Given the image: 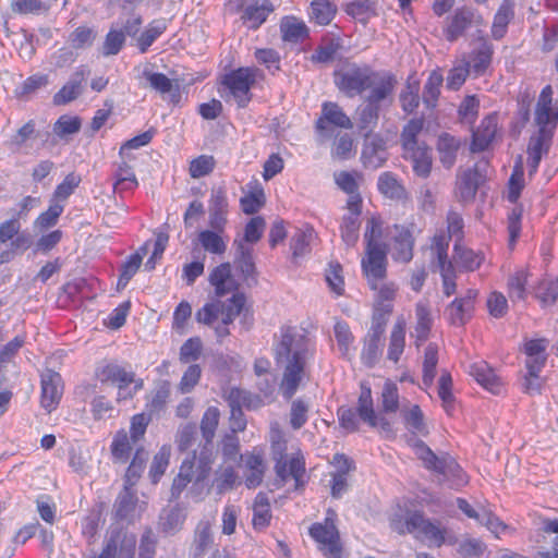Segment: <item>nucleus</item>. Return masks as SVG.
Listing matches in <instances>:
<instances>
[{
  "label": "nucleus",
  "instance_id": "nucleus-28",
  "mask_svg": "<svg viewBox=\"0 0 558 558\" xmlns=\"http://www.w3.org/2000/svg\"><path fill=\"white\" fill-rule=\"evenodd\" d=\"M209 282L218 296L236 291L238 283L232 276L230 263H222L215 267L209 275Z\"/></svg>",
  "mask_w": 558,
  "mask_h": 558
},
{
  "label": "nucleus",
  "instance_id": "nucleus-31",
  "mask_svg": "<svg viewBox=\"0 0 558 558\" xmlns=\"http://www.w3.org/2000/svg\"><path fill=\"white\" fill-rule=\"evenodd\" d=\"M235 247L234 264L241 271L245 280L255 279V263L253 258V248L245 244L243 240L234 239Z\"/></svg>",
  "mask_w": 558,
  "mask_h": 558
},
{
  "label": "nucleus",
  "instance_id": "nucleus-33",
  "mask_svg": "<svg viewBox=\"0 0 558 558\" xmlns=\"http://www.w3.org/2000/svg\"><path fill=\"white\" fill-rule=\"evenodd\" d=\"M275 7L270 0H263L260 3L255 2L245 7L242 20L247 23L252 29H257L263 23L266 22L268 15L272 13Z\"/></svg>",
  "mask_w": 558,
  "mask_h": 558
},
{
  "label": "nucleus",
  "instance_id": "nucleus-12",
  "mask_svg": "<svg viewBox=\"0 0 558 558\" xmlns=\"http://www.w3.org/2000/svg\"><path fill=\"white\" fill-rule=\"evenodd\" d=\"M393 93H385L381 98L365 97V104L359 106L355 111V124L363 136L373 134L378 124L381 104H391Z\"/></svg>",
  "mask_w": 558,
  "mask_h": 558
},
{
  "label": "nucleus",
  "instance_id": "nucleus-23",
  "mask_svg": "<svg viewBox=\"0 0 558 558\" xmlns=\"http://www.w3.org/2000/svg\"><path fill=\"white\" fill-rule=\"evenodd\" d=\"M553 94L554 92L551 86L547 85L542 89L537 99L535 108V123L539 128V135H548V126L551 124L555 126V121L558 118V114L554 113L551 108Z\"/></svg>",
  "mask_w": 558,
  "mask_h": 558
},
{
  "label": "nucleus",
  "instance_id": "nucleus-2",
  "mask_svg": "<svg viewBox=\"0 0 558 558\" xmlns=\"http://www.w3.org/2000/svg\"><path fill=\"white\" fill-rule=\"evenodd\" d=\"M338 89L347 97H355L368 90L366 97L381 98L385 93H393L397 80L389 72H378L368 65L348 64L333 74Z\"/></svg>",
  "mask_w": 558,
  "mask_h": 558
},
{
  "label": "nucleus",
  "instance_id": "nucleus-63",
  "mask_svg": "<svg viewBox=\"0 0 558 558\" xmlns=\"http://www.w3.org/2000/svg\"><path fill=\"white\" fill-rule=\"evenodd\" d=\"M96 32L87 26L75 28L69 36V41L74 49L90 47L96 39Z\"/></svg>",
  "mask_w": 558,
  "mask_h": 558
},
{
  "label": "nucleus",
  "instance_id": "nucleus-41",
  "mask_svg": "<svg viewBox=\"0 0 558 558\" xmlns=\"http://www.w3.org/2000/svg\"><path fill=\"white\" fill-rule=\"evenodd\" d=\"M416 326L414 329V336L416 338V345L424 342L429 335L432 327L430 310L426 302H418L415 306Z\"/></svg>",
  "mask_w": 558,
  "mask_h": 558
},
{
  "label": "nucleus",
  "instance_id": "nucleus-21",
  "mask_svg": "<svg viewBox=\"0 0 558 558\" xmlns=\"http://www.w3.org/2000/svg\"><path fill=\"white\" fill-rule=\"evenodd\" d=\"M89 74L90 71L86 65L76 68L66 84L54 94L53 104L62 106L75 100L82 94L83 83Z\"/></svg>",
  "mask_w": 558,
  "mask_h": 558
},
{
  "label": "nucleus",
  "instance_id": "nucleus-27",
  "mask_svg": "<svg viewBox=\"0 0 558 558\" xmlns=\"http://www.w3.org/2000/svg\"><path fill=\"white\" fill-rule=\"evenodd\" d=\"M469 374L487 391L499 395L502 391V384L493 368L484 361L470 365Z\"/></svg>",
  "mask_w": 558,
  "mask_h": 558
},
{
  "label": "nucleus",
  "instance_id": "nucleus-25",
  "mask_svg": "<svg viewBox=\"0 0 558 558\" xmlns=\"http://www.w3.org/2000/svg\"><path fill=\"white\" fill-rule=\"evenodd\" d=\"M365 137L362 150V159L366 168L377 169L387 160L386 142L378 134H369Z\"/></svg>",
  "mask_w": 558,
  "mask_h": 558
},
{
  "label": "nucleus",
  "instance_id": "nucleus-20",
  "mask_svg": "<svg viewBox=\"0 0 558 558\" xmlns=\"http://www.w3.org/2000/svg\"><path fill=\"white\" fill-rule=\"evenodd\" d=\"M457 507L468 518L477 521L480 524L486 526L492 533L498 535L506 529V525L497 518L489 509L480 506L474 508L465 499L458 498Z\"/></svg>",
  "mask_w": 558,
  "mask_h": 558
},
{
  "label": "nucleus",
  "instance_id": "nucleus-60",
  "mask_svg": "<svg viewBox=\"0 0 558 558\" xmlns=\"http://www.w3.org/2000/svg\"><path fill=\"white\" fill-rule=\"evenodd\" d=\"M125 44V35L123 31L110 29L105 37L101 47V54L105 57L118 54Z\"/></svg>",
  "mask_w": 558,
  "mask_h": 558
},
{
  "label": "nucleus",
  "instance_id": "nucleus-46",
  "mask_svg": "<svg viewBox=\"0 0 558 558\" xmlns=\"http://www.w3.org/2000/svg\"><path fill=\"white\" fill-rule=\"evenodd\" d=\"M450 242V235H446L445 232H440L434 235L430 252L433 260H436L438 269L446 268V266H453L448 259V247Z\"/></svg>",
  "mask_w": 558,
  "mask_h": 558
},
{
  "label": "nucleus",
  "instance_id": "nucleus-3",
  "mask_svg": "<svg viewBox=\"0 0 558 558\" xmlns=\"http://www.w3.org/2000/svg\"><path fill=\"white\" fill-rule=\"evenodd\" d=\"M424 128L422 118L411 119L402 129V157L412 163L413 172L423 179L429 177L433 166L432 149L418 138Z\"/></svg>",
  "mask_w": 558,
  "mask_h": 558
},
{
  "label": "nucleus",
  "instance_id": "nucleus-17",
  "mask_svg": "<svg viewBox=\"0 0 558 558\" xmlns=\"http://www.w3.org/2000/svg\"><path fill=\"white\" fill-rule=\"evenodd\" d=\"M477 290L468 289L460 298H456L446 308L445 315L454 326H463L472 317Z\"/></svg>",
  "mask_w": 558,
  "mask_h": 558
},
{
  "label": "nucleus",
  "instance_id": "nucleus-55",
  "mask_svg": "<svg viewBox=\"0 0 558 558\" xmlns=\"http://www.w3.org/2000/svg\"><path fill=\"white\" fill-rule=\"evenodd\" d=\"M81 119L69 114L61 116L53 124V133L61 140H68L81 130Z\"/></svg>",
  "mask_w": 558,
  "mask_h": 558
},
{
  "label": "nucleus",
  "instance_id": "nucleus-42",
  "mask_svg": "<svg viewBox=\"0 0 558 558\" xmlns=\"http://www.w3.org/2000/svg\"><path fill=\"white\" fill-rule=\"evenodd\" d=\"M271 511L269 498L265 493H258L253 505L252 523L254 529L263 530L270 523Z\"/></svg>",
  "mask_w": 558,
  "mask_h": 558
},
{
  "label": "nucleus",
  "instance_id": "nucleus-30",
  "mask_svg": "<svg viewBox=\"0 0 558 558\" xmlns=\"http://www.w3.org/2000/svg\"><path fill=\"white\" fill-rule=\"evenodd\" d=\"M497 129L496 116L490 114L484 118L480 126L473 131V140L471 144L472 151L485 150L495 138Z\"/></svg>",
  "mask_w": 558,
  "mask_h": 558
},
{
  "label": "nucleus",
  "instance_id": "nucleus-52",
  "mask_svg": "<svg viewBox=\"0 0 558 558\" xmlns=\"http://www.w3.org/2000/svg\"><path fill=\"white\" fill-rule=\"evenodd\" d=\"M438 363V347L429 343L424 353L423 361V384L428 388L433 385L436 376V366Z\"/></svg>",
  "mask_w": 558,
  "mask_h": 558
},
{
  "label": "nucleus",
  "instance_id": "nucleus-61",
  "mask_svg": "<svg viewBox=\"0 0 558 558\" xmlns=\"http://www.w3.org/2000/svg\"><path fill=\"white\" fill-rule=\"evenodd\" d=\"M48 75L46 74H34L27 77L15 90V94L20 98H28L35 94L38 89L47 86Z\"/></svg>",
  "mask_w": 558,
  "mask_h": 558
},
{
  "label": "nucleus",
  "instance_id": "nucleus-44",
  "mask_svg": "<svg viewBox=\"0 0 558 558\" xmlns=\"http://www.w3.org/2000/svg\"><path fill=\"white\" fill-rule=\"evenodd\" d=\"M453 258L457 265L466 271H474L484 260V256L481 253L466 248L458 242L454 244Z\"/></svg>",
  "mask_w": 558,
  "mask_h": 558
},
{
  "label": "nucleus",
  "instance_id": "nucleus-59",
  "mask_svg": "<svg viewBox=\"0 0 558 558\" xmlns=\"http://www.w3.org/2000/svg\"><path fill=\"white\" fill-rule=\"evenodd\" d=\"M345 12L362 23H366L376 14L374 2L371 0H355L350 2L345 7Z\"/></svg>",
  "mask_w": 558,
  "mask_h": 558
},
{
  "label": "nucleus",
  "instance_id": "nucleus-58",
  "mask_svg": "<svg viewBox=\"0 0 558 558\" xmlns=\"http://www.w3.org/2000/svg\"><path fill=\"white\" fill-rule=\"evenodd\" d=\"M238 475L232 465L220 466L216 471L214 486L217 494L222 495L232 489L236 483Z\"/></svg>",
  "mask_w": 558,
  "mask_h": 558
},
{
  "label": "nucleus",
  "instance_id": "nucleus-50",
  "mask_svg": "<svg viewBox=\"0 0 558 558\" xmlns=\"http://www.w3.org/2000/svg\"><path fill=\"white\" fill-rule=\"evenodd\" d=\"M452 387L453 383L451 374L447 371H442L438 379L437 392L441 400L442 408L448 414H452L456 402V398L452 393Z\"/></svg>",
  "mask_w": 558,
  "mask_h": 558
},
{
  "label": "nucleus",
  "instance_id": "nucleus-5",
  "mask_svg": "<svg viewBox=\"0 0 558 558\" xmlns=\"http://www.w3.org/2000/svg\"><path fill=\"white\" fill-rule=\"evenodd\" d=\"M391 527L400 534H413L428 546L440 547L442 544L453 545L457 542V537L440 523L426 519L420 512L408 513L404 521L392 519Z\"/></svg>",
  "mask_w": 558,
  "mask_h": 558
},
{
  "label": "nucleus",
  "instance_id": "nucleus-1",
  "mask_svg": "<svg viewBox=\"0 0 558 558\" xmlns=\"http://www.w3.org/2000/svg\"><path fill=\"white\" fill-rule=\"evenodd\" d=\"M274 350L277 365L283 368L280 391L289 400L296 392L312 356L310 339L294 327H283Z\"/></svg>",
  "mask_w": 558,
  "mask_h": 558
},
{
  "label": "nucleus",
  "instance_id": "nucleus-7",
  "mask_svg": "<svg viewBox=\"0 0 558 558\" xmlns=\"http://www.w3.org/2000/svg\"><path fill=\"white\" fill-rule=\"evenodd\" d=\"M414 452L426 469L441 475L444 480L451 481L458 486L466 483L463 470L449 454L437 456L421 440L415 441Z\"/></svg>",
  "mask_w": 558,
  "mask_h": 558
},
{
  "label": "nucleus",
  "instance_id": "nucleus-29",
  "mask_svg": "<svg viewBox=\"0 0 558 558\" xmlns=\"http://www.w3.org/2000/svg\"><path fill=\"white\" fill-rule=\"evenodd\" d=\"M136 447H144L140 442H133L132 437L125 429H119L110 445V452L116 463L124 464L129 461L132 451H136Z\"/></svg>",
  "mask_w": 558,
  "mask_h": 558
},
{
  "label": "nucleus",
  "instance_id": "nucleus-37",
  "mask_svg": "<svg viewBox=\"0 0 558 558\" xmlns=\"http://www.w3.org/2000/svg\"><path fill=\"white\" fill-rule=\"evenodd\" d=\"M460 145L461 142L448 133L439 135L437 150L439 153V160L445 168L450 169L454 165Z\"/></svg>",
  "mask_w": 558,
  "mask_h": 558
},
{
  "label": "nucleus",
  "instance_id": "nucleus-40",
  "mask_svg": "<svg viewBox=\"0 0 558 558\" xmlns=\"http://www.w3.org/2000/svg\"><path fill=\"white\" fill-rule=\"evenodd\" d=\"M245 466V485L248 488H255L260 485L266 470L263 457L255 453L246 456Z\"/></svg>",
  "mask_w": 558,
  "mask_h": 558
},
{
  "label": "nucleus",
  "instance_id": "nucleus-32",
  "mask_svg": "<svg viewBox=\"0 0 558 558\" xmlns=\"http://www.w3.org/2000/svg\"><path fill=\"white\" fill-rule=\"evenodd\" d=\"M378 191L387 198L407 201L409 193L401 181L392 172H383L377 182Z\"/></svg>",
  "mask_w": 558,
  "mask_h": 558
},
{
  "label": "nucleus",
  "instance_id": "nucleus-57",
  "mask_svg": "<svg viewBox=\"0 0 558 558\" xmlns=\"http://www.w3.org/2000/svg\"><path fill=\"white\" fill-rule=\"evenodd\" d=\"M360 219L356 215H344L340 225L342 241L347 246H354L359 240Z\"/></svg>",
  "mask_w": 558,
  "mask_h": 558
},
{
  "label": "nucleus",
  "instance_id": "nucleus-26",
  "mask_svg": "<svg viewBox=\"0 0 558 558\" xmlns=\"http://www.w3.org/2000/svg\"><path fill=\"white\" fill-rule=\"evenodd\" d=\"M392 256L396 260L408 263L413 257L414 236L410 227L395 225Z\"/></svg>",
  "mask_w": 558,
  "mask_h": 558
},
{
  "label": "nucleus",
  "instance_id": "nucleus-56",
  "mask_svg": "<svg viewBox=\"0 0 558 558\" xmlns=\"http://www.w3.org/2000/svg\"><path fill=\"white\" fill-rule=\"evenodd\" d=\"M171 456V447L163 445L158 452L154 456L150 469L149 477L154 484L158 483L160 477L166 472Z\"/></svg>",
  "mask_w": 558,
  "mask_h": 558
},
{
  "label": "nucleus",
  "instance_id": "nucleus-11",
  "mask_svg": "<svg viewBox=\"0 0 558 558\" xmlns=\"http://www.w3.org/2000/svg\"><path fill=\"white\" fill-rule=\"evenodd\" d=\"M287 447L280 441H274V460L276 461L275 471L277 475L276 482L280 486L284 485L289 478L295 481V488L301 484L305 472V463L303 457L299 453L288 458L286 456Z\"/></svg>",
  "mask_w": 558,
  "mask_h": 558
},
{
  "label": "nucleus",
  "instance_id": "nucleus-13",
  "mask_svg": "<svg viewBox=\"0 0 558 558\" xmlns=\"http://www.w3.org/2000/svg\"><path fill=\"white\" fill-rule=\"evenodd\" d=\"M310 535L319 544L327 558H340V535L331 518H326L323 523H314L310 527Z\"/></svg>",
  "mask_w": 558,
  "mask_h": 558
},
{
  "label": "nucleus",
  "instance_id": "nucleus-53",
  "mask_svg": "<svg viewBox=\"0 0 558 558\" xmlns=\"http://www.w3.org/2000/svg\"><path fill=\"white\" fill-rule=\"evenodd\" d=\"M147 460L148 451L144 447H136V451L125 473V481L129 485H134L141 477Z\"/></svg>",
  "mask_w": 558,
  "mask_h": 558
},
{
  "label": "nucleus",
  "instance_id": "nucleus-14",
  "mask_svg": "<svg viewBox=\"0 0 558 558\" xmlns=\"http://www.w3.org/2000/svg\"><path fill=\"white\" fill-rule=\"evenodd\" d=\"M227 400L230 405V429L232 433L244 430L246 427V421L244 418L242 407L247 409L256 408L260 401L248 391L240 388L230 389Z\"/></svg>",
  "mask_w": 558,
  "mask_h": 558
},
{
  "label": "nucleus",
  "instance_id": "nucleus-47",
  "mask_svg": "<svg viewBox=\"0 0 558 558\" xmlns=\"http://www.w3.org/2000/svg\"><path fill=\"white\" fill-rule=\"evenodd\" d=\"M214 538L210 523L205 521L197 525L193 542V557L203 558L205 553L213 545Z\"/></svg>",
  "mask_w": 558,
  "mask_h": 558
},
{
  "label": "nucleus",
  "instance_id": "nucleus-24",
  "mask_svg": "<svg viewBox=\"0 0 558 558\" xmlns=\"http://www.w3.org/2000/svg\"><path fill=\"white\" fill-rule=\"evenodd\" d=\"M327 124L345 130L353 128V122L350 117L337 102L332 101H325L322 105V116L316 122V129L324 131L327 129Z\"/></svg>",
  "mask_w": 558,
  "mask_h": 558
},
{
  "label": "nucleus",
  "instance_id": "nucleus-45",
  "mask_svg": "<svg viewBox=\"0 0 558 558\" xmlns=\"http://www.w3.org/2000/svg\"><path fill=\"white\" fill-rule=\"evenodd\" d=\"M549 135L532 136L527 146V166L530 175L534 174L539 166L542 156L547 151L546 141Z\"/></svg>",
  "mask_w": 558,
  "mask_h": 558
},
{
  "label": "nucleus",
  "instance_id": "nucleus-51",
  "mask_svg": "<svg viewBox=\"0 0 558 558\" xmlns=\"http://www.w3.org/2000/svg\"><path fill=\"white\" fill-rule=\"evenodd\" d=\"M493 49L487 43H483L471 56L469 64L470 71L476 75H482L492 62Z\"/></svg>",
  "mask_w": 558,
  "mask_h": 558
},
{
  "label": "nucleus",
  "instance_id": "nucleus-54",
  "mask_svg": "<svg viewBox=\"0 0 558 558\" xmlns=\"http://www.w3.org/2000/svg\"><path fill=\"white\" fill-rule=\"evenodd\" d=\"M167 29L165 20L153 21L137 39V46L142 53H145L153 43Z\"/></svg>",
  "mask_w": 558,
  "mask_h": 558
},
{
  "label": "nucleus",
  "instance_id": "nucleus-49",
  "mask_svg": "<svg viewBox=\"0 0 558 558\" xmlns=\"http://www.w3.org/2000/svg\"><path fill=\"white\" fill-rule=\"evenodd\" d=\"M444 77L442 74L434 70L430 72L423 89V102L428 108H434L440 95V87L442 85Z\"/></svg>",
  "mask_w": 558,
  "mask_h": 558
},
{
  "label": "nucleus",
  "instance_id": "nucleus-19",
  "mask_svg": "<svg viewBox=\"0 0 558 558\" xmlns=\"http://www.w3.org/2000/svg\"><path fill=\"white\" fill-rule=\"evenodd\" d=\"M386 263L384 248L366 250V256L362 259V269L371 289L376 290L378 282L386 277Z\"/></svg>",
  "mask_w": 558,
  "mask_h": 558
},
{
  "label": "nucleus",
  "instance_id": "nucleus-34",
  "mask_svg": "<svg viewBox=\"0 0 558 558\" xmlns=\"http://www.w3.org/2000/svg\"><path fill=\"white\" fill-rule=\"evenodd\" d=\"M171 395V384L168 380H160L147 396L146 409L150 415L160 414L165 411Z\"/></svg>",
  "mask_w": 558,
  "mask_h": 558
},
{
  "label": "nucleus",
  "instance_id": "nucleus-4",
  "mask_svg": "<svg viewBox=\"0 0 558 558\" xmlns=\"http://www.w3.org/2000/svg\"><path fill=\"white\" fill-rule=\"evenodd\" d=\"M340 425L348 432L359 429L360 417L373 428H377L385 437L393 436L392 423L383 413L377 414L374 410L372 391L368 387H362L356 410L341 408L338 411Z\"/></svg>",
  "mask_w": 558,
  "mask_h": 558
},
{
  "label": "nucleus",
  "instance_id": "nucleus-39",
  "mask_svg": "<svg viewBox=\"0 0 558 558\" xmlns=\"http://www.w3.org/2000/svg\"><path fill=\"white\" fill-rule=\"evenodd\" d=\"M383 336L380 331H368L367 336L364 340V347L361 353V359L363 363L373 367L381 356V339Z\"/></svg>",
  "mask_w": 558,
  "mask_h": 558
},
{
  "label": "nucleus",
  "instance_id": "nucleus-8",
  "mask_svg": "<svg viewBox=\"0 0 558 558\" xmlns=\"http://www.w3.org/2000/svg\"><path fill=\"white\" fill-rule=\"evenodd\" d=\"M246 298L244 293L235 292L226 301L214 300L206 303L196 312L195 318L199 324L214 326L220 320L223 324H232L241 314Z\"/></svg>",
  "mask_w": 558,
  "mask_h": 558
},
{
  "label": "nucleus",
  "instance_id": "nucleus-64",
  "mask_svg": "<svg viewBox=\"0 0 558 558\" xmlns=\"http://www.w3.org/2000/svg\"><path fill=\"white\" fill-rule=\"evenodd\" d=\"M313 239L314 230L312 228L298 230L291 240L293 256L299 257L305 255L310 251V245Z\"/></svg>",
  "mask_w": 558,
  "mask_h": 558
},
{
  "label": "nucleus",
  "instance_id": "nucleus-36",
  "mask_svg": "<svg viewBox=\"0 0 558 558\" xmlns=\"http://www.w3.org/2000/svg\"><path fill=\"white\" fill-rule=\"evenodd\" d=\"M229 236L226 232L216 230H203L198 233V242L202 247L214 255H223L228 247Z\"/></svg>",
  "mask_w": 558,
  "mask_h": 558
},
{
  "label": "nucleus",
  "instance_id": "nucleus-48",
  "mask_svg": "<svg viewBox=\"0 0 558 558\" xmlns=\"http://www.w3.org/2000/svg\"><path fill=\"white\" fill-rule=\"evenodd\" d=\"M337 13V7L329 0H313L311 3V20L318 25H328Z\"/></svg>",
  "mask_w": 558,
  "mask_h": 558
},
{
  "label": "nucleus",
  "instance_id": "nucleus-35",
  "mask_svg": "<svg viewBox=\"0 0 558 558\" xmlns=\"http://www.w3.org/2000/svg\"><path fill=\"white\" fill-rule=\"evenodd\" d=\"M280 33L284 41L292 44L302 43L308 37L306 24L294 16H286L281 20Z\"/></svg>",
  "mask_w": 558,
  "mask_h": 558
},
{
  "label": "nucleus",
  "instance_id": "nucleus-10",
  "mask_svg": "<svg viewBox=\"0 0 558 558\" xmlns=\"http://www.w3.org/2000/svg\"><path fill=\"white\" fill-rule=\"evenodd\" d=\"M258 77L262 72L257 68H239L225 75L222 84L229 92L226 100L231 97L240 108L246 107L252 99L251 88Z\"/></svg>",
  "mask_w": 558,
  "mask_h": 558
},
{
  "label": "nucleus",
  "instance_id": "nucleus-15",
  "mask_svg": "<svg viewBox=\"0 0 558 558\" xmlns=\"http://www.w3.org/2000/svg\"><path fill=\"white\" fill-rule=\"evenodd\" d=\"M135 544L136 538L134 535H128L122 527L111 526L105 546L99 555L104 558H117L118 555L125 558H133Z\"/></svg>",
  "mask_w": 558,
  "mask_h": 558
},
{
  "label": "nucleus",
  "instance_id": "nucleus-9",
  "mask_svg": "<svg viewBox=\"0 0 558 558\" xmlns=\"http://www.w3.org/2000/svg\"><path fill=\"white\" fill-rule=\"evenodd\" d=\"M96 376L101 383H110L118 387L117 401L119 402L132 399L144 386L143 379H136L134 372L114 362L98 367Z\"/></svg>",
  "mask_w": 558,
  "mask_h": 558
},
{
  "label": "nucleus",
  "instance_id": "nucleus-62",
  "mask_svg": "<svg viewBox=\"0 0 558 558\" xmlns=\"http://www.w3.org/2000/svg\"><path fill=\"white\" fill-rule=\"evenodd\" d=\"M143 256L140 253L131 255L121 266V274L117 283L118 289H124L141 267Z\"/></svg>",
  "mask_w": 558,
  "mask_h": 558
},
{
  "label": "nucleus",
  "instance_id": "nucleus-16",
  "mask_svg": "<svg viewBox=\"0 0 558 558\" xmlns=\"http://www.w3.org/2000/svg\"><path fill=\"white\" fill-rule=\"evenodd\" d=\"M482 22V16L473 9L466 7L459 8L448 19L447 26L444 28V36L448 41L453 43L471 27L480 26Z\"/></svg>",
  "mask_w": 558,
  "mask_h": 558
},
{
  "label": "nucleus",
  "instance_id": "nucleus-6",
  "mask_svg": "<svg viewBox=\"0 0 558 558\" xmlns=\"http://www.w3.org/2000/svg\"><path fill=\"white\" fill-rule=\"evenodd\" d=\"M214 463V451L208 446H201L189 454L180 466L179 474L173 480L172 495H179L187 486L195 482H203L211 470Z\"/></svg>",
  "mask_w": 558,
  "mask_h": 558
},
{
  "label": "nucleus",
  "instance_id": "nucleus-18",
  "mask_svg": "<svg viewBox=\"0 0 558 558\" xmlns=\"http://www.w3.org/2000/svg\"><path fill=\"white\" fill-rule=\"evenodd\" d=\"M40 384V404L50 413L57 408L63 393V381L61 375L52 369H47L41 374Z\"/></svg>",
  "mask_w": 558,
  "mask_h": 558
},
{
  "label": "nucleus",
  "instance_id": "nucleus-38",
  "mask_svg": "<svg viewBox=\"0 0 558 558\" xmlns=\"http://www.w3.org/2000/svg\"><path fill=\"white\" fill-rule=\"evenodd\" d=\"M405 320L397 318L389 338L388 359L397 363L405 347Z\"/></svg>",
  "mask_w": 558,
  "mask_h": 558
},
{
  "label": "nucleus",
  "instance_id": "nucleus-22",
  "mask_svg": "<svg viewBox=\"0 0 558 558\" xmlns=\"http://www.w3.org/2000/svg\"><path fill=\"white\" fill-rule=\"evenodd\" d=\"M484 181L480 165L469 168L458 175L456 194L461 202H471Z\"/></svg>",
  "mask_w": 558,
  "mask_h": 558
},
{
  "label": "nucleus",
  "instance_id": "nucleus-43",
  "mask_svg": "<svg viewBox=\"0 0 558 558\" xmlns=\"http://www.w3.org/2000/svg\"><path fill=\"white\" fill-rule=\"evenodd\" d=\"M220 411L216 407H209L204 412L201 420V433L204 439L203 446L213 448V440L216 435L217 427L219 425Z\"/></svg>",
  "mask_w": 558,
  "mask_h": 558
}]
</instances>
